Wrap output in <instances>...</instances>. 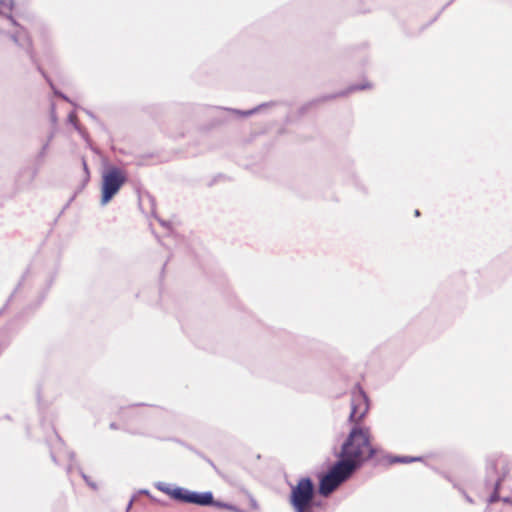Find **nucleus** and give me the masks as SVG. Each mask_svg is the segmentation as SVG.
Listing matches in <instances>:
<instances>
[{"label": "nucleus", "mask_w": 512, "mask_h": 512, "mask_svg": "<svg viewBox=\"0 0 512 512\" xmlns=\"http://www.w3.org/2000/svg\"><path fill=\"white\" fill-rule=\"evenodd\" d=\"M372 454L368 429L355 427L342 445L339 461L352 465V470H355L366 457Z\"/></svg>", "instance_id": "1"}, {"label": "nucleus", "mask_w": 512, "mask_h": 512, "mask_svg": "<svg viewBox=\"0 0 512 512\" xmlns=\"http://www.w3.org/2000/svg\"><path fill=\"white\" fill-rule=\"evenodd\" d=\"M155 487L159 491L176 500L202 506L213 504V495L211 492H192L182 487L174 486L162 481L156 482Z\"/></svg>", "instance_id": "2"}, {"label": "nucleus", "mask_w": 512, "mask_h": 512, "mask_svg": "<svg viewBox=\"0 0 512 512\" xmlns=\"http://www.w3.org/2000/svg\"><path fill=\"white\" fill-rule=\"evenodd\" d=\"M352 465L338 461L331 470L320 479L319 493L322 496L331 494L341 483L353 473Z\"/></svg>", "instance_id": "3"}, {"label": "nucleus", "mask_w": 512, "mask_h": 512, "mask_svg": "<svg viewBox=\"0 0 512 512\" xmlns=\"http://www.w3.org/2000/svg\"><path fill=\"white\" fill-rule=\"evenodd\" d=\"M314 486L309 478H303L291 488L290 503L295 512H312Z\"/></svg>", "instance_id": "4"}, {"label": "nucleus", "mask_w": 512, "mask_h": 512, "mask_svg": "<svg viewBox=\"0 0 512 512\" xmlns=\"http://www.w3.org/2000/svg\"><path fill=\"white\" fill-rule=\"evenodd\" d=\"M126 176L116 167H108L102 172L101 205H106L118 193Z\"/></svg>", "instance_id": "5"}, {"label": "nucleus", "mask_w": 512, "mask_h": 512, "mask_svg": "<svg viewBox=\"0 0 512 512\" xmlns=\"http://www.w3.org/2000/svg\"><path fill=\"white\" fill-rule=\"evenodd\" d=\"M369 408L367 396L363 391H357L353 394L351 401L350 420L354 422L360 421Z\"/></svg>", "instance_id": "6"}, {"label": "nucleus", "mask_w": 512, "mask_h": 512, "mask_svg": "<svg viewBox=\"0 0 512 512\" xmlns=\"http://www.w3.org/2000/svg\"><path fill=\"white\" fill-rule=\"evenodd\" d=\"M84 478H85L86 482H87L89 485H91V486H92V488H96V485H95V484H93V483H90V482L87 480L86 476H84Z\"/></svg>", "instance_id": "7"}, {"label": "nucleus", "mask_w": 512, "mask_h": 512, "mask_svg": "<svg viewBox=\"0 0 512 512\" xmlns=\"http://www.w3.org/2000/svg\"><path fill=\"white\" fill-rule=\"evenodd\" d=\"M244 116H249L252 114V111H246L242 113Z\"/></svg>", "instance_id": "8"}, {"label": "nucleus", "mask_w": 512, "mask_h": 512, "mask_svg": "<svg viewBox=\"0 0 512 512\" xmlns=\"http://www.w3.org/2000/svg\"><path fill=\"white\" fill-rule=\"evenodd\" d=\"M141 493L146 494V495L149 494L148 490H142Z\"/></svg>", "instance_id": "9"}, {"label": "nucleus", "mask_w": 512, "mask_h": 512, "mask_svg": "<svg viewBox=\"0 0 512 512\" xmlns=\"http://www.w3.org/2000/svg\"><path fill=\"white\" fill-rule=\"evenodd\" d=\"M218 506H221V507H227V508H230L228 505H225V504H217Z\"/></svg>", "instance_id": "10"}, {"label": "nucleus", "mask_w": 512, "mask_h": 512, "mask_svg": "<svg viewBox=\"0 0 512 512\" xmlns=\"http://www.w3.org/2000/svg\"><path fill=\"white\" fill-rule=\"evenodd\" d=\"M395 461H402V462H406L408 461L407 459H396Z\"/></svg>", "instance_id": "11"}, {"label": "nucleus", "mask_w": 512, "mask_h": 512, "mask_svg": "<svg viewBox=\"0 0 512 512\" xmlns=\"http://www.w3.org/2000/svg\"><path fill=\"white\" fill-rule=\"evenodd\" d=\"M13 40H14V42H16V43L18 42V39H17V37H16V36H13Z\"/></svg>", "instance_id": "12"}]
</instances>
